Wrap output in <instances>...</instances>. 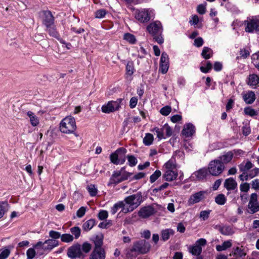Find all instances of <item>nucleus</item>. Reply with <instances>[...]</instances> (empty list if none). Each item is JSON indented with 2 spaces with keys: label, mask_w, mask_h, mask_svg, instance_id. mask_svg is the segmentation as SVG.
<instances>
[{
  "label": "nucleus",
  "mask_w": 259,
  "mask_h": 259,
  "mask_svg": "<svg viewBox=\"0 0 259 259\" xmlns=\"http://www.w3.org/2000/svg\"><path fill=\"white\" fill-rule=\"evenodd\" d=\"M171 111V108L169 106H166L162 107L160 110V113L164 116H167Z\"/></svg>",
  "instance_id": "53"
},
{
  "label": "nucleus",
  "mask_w": 259,
  "mask_h": 259,
  "mask_svg": "<svg viewBox=\"0 0 259 259\" xmlns=\"http://www.w3.org/2000/svg\"><path fill=\"white\" fill-rule=\"evenodd\" d=\"M152 131L155 132L158 140H160L169 137L172 135V128L167 124H165L162 127H154Z\"/></svg>",
  "instance_id": "9"
},
{
  "label": "nucleus",
  "mask_w": 259,
  "mask_h": 259,
  "mask_svg": "<svg viewBox=\"0 0 259 259\" xmlns=\"http://www.w3.org/2000/svg\"><path fill=\"white\" fill-rule=\"evenodd\" d=\"M233 157V153L232 152H228L225 154L220 156L219 159L220 161L224 163H227L230 162Z\"/></svg>",
  "instance_id": "36"
},
{
  "label": "nucleus",
  "mask_w": 259,
  "mask_h": 259,
  "mask_svg": "<svg viewBox=\"0 0 259 259\" xmlns=\"http://www.w3.org/2000/svg\"><path fill=\"white\" fill-rule=\"evenodd\" d=\"M150 244L145 240H140L135 242L133 247L127 250L126 257L127 259H133L139 254H145L150 249Z\"/></svg>",
  "instance_id": "1"
},
{
  "label": "nucleus",
  "mask_w": 259,
  "mask_h": 259,
  "mask_svg": "<svg viewBox=\"0 0 259 259\" xmlns=\"http://www.w3.org/2000/svg\"><path fill=\"white\" fill-rule=\"evenodd\" d=\"M141 200L142 195L140 193H137L126 197L124 199L125 207L122 211L124 213L132 211L141 204Z\"/></svg>",
  "instance_id": "2"
},
{
  "label": "nucleus",
  "mask_w": 259,
  "mask_h": 259,
  "mask_svg": "<svg viewBox=\"0 0 259 259\" xmlns=\"http://www.w3.org/2000/svg\"><path fill=\"white\" fill-rule=\"evenodd\" d=\"M207 175V170L205 168H201L199 170L194 172L192 175V178L194 180H202L206 177Z\"/></svg>",
  "instance_id": "24"
},
{
  "label": "nucleus",
  "mask_w": 259,
  "mask_h": 259,
  "mask_svg": "<svg viewBox=\"0 0 259 259\" xmlns=\"http://www.w3.org/2000/svg\"><path fill=\"white\" fill-rule=\"evenodd\" d=\"M58 245V241L54 239H48L44 242L42 249L45 250H51L54 247Z\"/></svg>",
  "instance_id": "25"
},
{
  "label": "nucleus",
  "mask_w": 259,
  "mask_h": 259,
  "mask_svg": "<svg viewBox=\"0 0 259 259\" xmlns=\"http://www.w3.org/2000/svg\"><path fill=\"white\" fill-rule=\"evenodd\" d=\"M67 254L69 257L74 258H83L84 255L81 249V245L76 244H75L68 249Z\"/></svg>",
  "instance_id": "13"
},
{
  "label": "nucleus",
  "mask_w": 259,
  "mask_h": 259,
  "mask_svg": "<svg viewBox=\"0 0 259 259\" xmlns=\"http://www.w3.org/2000/svg\"><path fill=\"white\" fill-rule=\"evenodd\" d=\"M59 128L60 132L63 133H73L76 128L75 119L71 116L65 117L60 123Z\"/></svg>",
  "instance_id": "4"
},
{
  "label": "nucleus",
  "mask_w": 259,
  "mask_h": 259,
  "mask_svg": "<svg viewBox=\"0 0 259 259\" xmlns=\"http://www.w3.org/2000/svg\"><path fill=\"white\" fill-rule=\"evenodd\" d=\"M105 257L106 253L103 248L94 249L90 259H105Z\"/></svg>",
  "instance_id": "20"
},
{
  "label": "nucleus",
  "mask_w": 259,
  "mask_h": 259,
  "mask_svg": "<svg viewBox=\"0 0 259 259\" xmlns=\"http://www.w3.org/2000/svg\"><path fill=\"white\" fill-rule=\"evenodd\" d=\"M42 23L46 27L54 26V18L50 11L44 12Z\"/></svg>",
  "instance_id": "19"
},
{
  "label": "nucleus",
  "mask_w": 259,
  "mask_h": 259,
  "mask_svg": "<svg viewBox=\"0 0 259 259\" xmlns=\"http://www.w3.org/2000/svg\"><path fill=\"white\" fill-rule=\"evenodd\" d=\"M120 107L119 102L118 101H109L106 105L102 107L103 112L109 113L118 110Z\"/></svg>",
  "instance_id": "16"
},
{
  "label": "nucleus",
  "mask_w": 259,
  "mask_h": 259,
  "mask_svg": "<svg viewBox=\"0 0 259 259\" xmlns=\"http://www.w3.org/2000/svg\"><path fill=\"white\" fill-rule=\"evenodd\" d=\"M123 38L126 41L132 44H135L136 41L135 36L133 34L129 33L124 34Z\"/></svg>",
  "instance_id": "39"
},
{
  "label": "nucleus",
  "mask_w": 259,
  "mask_h": 259,
  "mask_svg": "<svg viewBox=\"0 0 259 259\" xmlns=\"http://www.w3.org/2000/svg\"><path fill=\"white\" fill-rule=\"evenodd\" d=\"M207 241L204 238H200L197 240L195 243L189 247V252L192 255L199 256L202 252V247L206 244Z\"/></svg>",
  "instance_id": "10"
},
{
  "label": "nucleus",
  "mask_w": 259,
  "mask_h": 259,
  "mask_svg": "<svg viewBox=\"0 0 259 259\" xmlns=\"http://www.w3.org/2000/svg\"><path fill=\"white\" fill-rule=\"evenodd\" d=\"M98 218L100 220H104L108 217V211L105 210H100L98 213Z\"/></svg>",
  "instance_id": "58"
},
{
  "label": "nucleus",
  "mask_w": 259,
  "mask_h": 259,
  "mask_svg": "<svg viewBox=\"0 0 259 259\" xmlns=\"http://www.w3.org/2000/svg\"><path fill=\"white\" fill-rule=\"evenodd\" d=\"M87 208L85 207H81L76 212L77 217L79 218H82L85 214Z\"/></svg>",
  "instance_id": "61"
},
{
  "label": "nucleus",
  "mask_w": 259,
  "mask_h": 259,
  "mask_svg": "<svg viewBox=\"0 0 259 259\" xmlns=\"http://www.w3.org/2000/svg\"><path fill=\"white\" fill-rule=\"evenodd\" d=\"M10 251L9 249H5L0 253V259H6L10 255Z\"/></svg>",
  "instance_id": "64"
},
{
  "label": "nucleus",
  "mask_w": 259,
  "mask_h": 259,
  "mask_svg": "<svg viewBox=\"0 0 259 259\" xmlns=\"http://www.w3.org/2000/svg\"><path fill=\"white\" fill-rule=\"evenodd\" d=\"M106 14V12L103 9L98 10L96 12V17L97 18H102L105 17Z\"/></svg>",
  "instance_id": "63"
},
{
  "label": "nucleus",
  "mask_w": 259,
  "mask_h": 259,
  "mask_svg": "<svg viewBox=\"0 0 259 259\" xmlns=\"http://www.w3.org/2000/svg\"><path fill=\"white\" fill-rule=\"evenodd\" d=\"M237 186V183L232 178L226 179L224 183V187L228 190H234Z\"/></svg>",
  "instance_id": "28"
},
{
  "label": "nucleus",
  "mask_w": 259,
  "mask_h": 259,
  "mask_svg": "<svg viewBox=\"0 0 259 259\" xmlns=\"http://www.w3.org/2000/svg\"><path fill=\"white\" fill-rule=\"evenodd\" d=\"M164 170H177L175 160L171 158L164 165Z\"/></svg>",
  "instance_id": "34"
},
{
  "label": "nucleus",
  "mask_w": 259,
  "mask_h": 259,
  "mask_svg": "<svg viewBox=\"0 0 259 259\" xmlns=\"http://www.w3.org/2000/svg\"><path fill=\"white\" fill-rule=\"evenodd\" d=\"M199 21V19L198 16L197 15H195L192 16L191 18L190 19L189 23L191 25H196V27L200 28L201 27V25H199V24H198Z\"/></svg>",
  "instance_id": "48"
},
{
  "label": "nucleus",
  "mask_w": 259,
  "mask_h": 259,
  "mask_svg": "<svg viewBox=\"0 0 259 259\" xmlns=\"http://www.w3.org/2000/svg\"><path fill=\"white\" fill-rule=\"evenodd\" d=\"M153 141V136L151 134H146L143 139V143L145 145L149 146L152 144Z\"/></svg>",
  "instance_id": "40"
},
{
  "label": "nucleus",
  "mask_w": 259,
  "mask_h": 259,
  "mask_svg": "<svg viewBox=\"0 0 259 259\" xmlns=\"http://www.w3.org/2000/svg\"><path fill=\"white\" fill-rule=\"evenodd\" d=\"M132 175V173L125 171L124 167H122L119 170H115L109 179L108 186L116 185L126 180Z\"/></svg>",
  "instance_id": "3"
},
{
  "label": "nucleus",
  "mask_w": 259,
  "mask_h": 259,
  "mask_svg": "<svg viewBox=\"0 0 259 259\" xmlns=\"http://www.w3.org/2000/svg\"><path fill=\"white\" fill-rule=\"evenodd\" d=\"M207 194L206 191H200L192 194L187 201L188 206H192L203 200Z\"/></svg>",
  "instance_id": "11"
},
{
  "label": "nucleus",
  "mask_w": 259,
  "mask_h": 259,
  "mask_svg": "<svg viewBox=\"0 0 259 259\" xmlns=\"http://www.w3.org/2000/svg\"><path fill=\"white\" fill-rule=\"evenodd\" d=\"M195 127L192 123H186L182 131V134L185 138L191 137L195 134Z\"/></svg>",
  "instance_id": "17"
},
{
  "label": "nucleus",
  "mask_w": 259,
  "mask_h": 259,
  "mask_svg": "<svg viewBox=\"0 0 259 259\" xmlns=\"http://www.w3.org/2000/svg\"><path fill=\"white\" fill-rule=\"evenodd\" d=\"M9 205L7 202H0V219L3 217L5 213L8 210Z\"/></svg>",
  "instance_id": "37"
},
{
  "label": "nucleus",
  "mask_w": 259,
  "mask_h": 259,
  "mask_svg": "<svg viewBox=\"0 0 259 259\" xmlns=\"http://www.w3.org/2000/svg\"><path fill=\"white\" fill-rule=\"evenodd\" d=\"M49 236L52 238V239L56 240L61 237V234L59 232L51 230L49 232Z\"/></svg>",
  "instance_id": "62"
},
{
  "label": "nucleus",
  "mask_w": 259,
  "mask_h": 259,
  "mask_svg": "<svg viewBox=\"0 0 259 259\" xmlns=\"http://www.w3.org/2000/svg\"><path fill=\"white\" fill-rule=\"evenodd\" d=\"M87 189L91 196H95L97 195L98 190L95 185H89L87 187Z\"/></svg>",
  "instance_id": "51"
},
{
  "label": "nucleus",
  "mask_w": 259,
  "mask_h": 259,
  "mask_svg": "<svg viewBox=\"0 0 259 259\" xmlns=\"http://www.w3.org/2000/svg\"><path fill=\"white\" fill-rule=\"evenodd\" d=\"M36 255L35 248H30L26 252L27 259H33Z\"/></svg>",
  "instance_id": "54"
},
{
  "label": "nucleus",
  "mask_w": 259,
  "mask_h": 259,
  "mask_svg": "<svg viewBox=\"0 0 259 259\" xmlns=\"http://www.w3.org/2000/svg\"><path fill=\"white\" fill-rule=\"evenodd\" d=\"M224 168V164L220 160L215 159L210 162L208 169L210 174L218 176L223 171Z\"/></svg>",
  "instance_id": "8"
},
{
  "label": "nucleus",
  "mask_w": 259,
  "mask_h": 259,
  "mask_svg": "<svg viewBox=\"0 0 259 259\" xmlns=\"http://www.w3.org/2000/svg\"><path fill=\"white\" fill-rule=\"evenodd\" d=\"M124 207H125V204H124V202L119 201V202L115 203L113 206V207L111 208V212L112 214H114L117 211V210L119 208H122L123 209Z\"/></svg>",
  "instance_id": "38"
},
{
  "label": "nucleus",
  "mask_w": 259,
  "mask_h": 259,
  "mask_svg": "<svg viewBox=\"0 0 259 259\" xmlns=\"http://www.w3.org/2000/svg\"><path fill=\"white\" fill-rule=\"evenodd\" d=\"M154 209L150 206L143 207L139 210L138 214L142 218H148L154 213Z\"/></svg>",
  "instance_id": "21"
},
{
  "label": "nucleus",
  "mask_w": 259,
  "mask_h": 259,
  "mask_svg": "<svg viewBox=\"0 0 259 259\" xmlns=\"http://www.w3.org/2000/svg\"><path fill=\"white\" fill-rule=\"evenodd\" d=\"M247 83L253 88L259 86V77L255 74H250L247 77Z\"/></svg>",
  "instance_id": "23"
},
{
  "label": "nucleus",
  "mask_w": 259,
  "mask_h": 259,
  "mask_svg": "<svg viewBox=\"0 0 259 259\" xmlns=\"http://www.w3.org/2000/svg\"><path fill=\"white\" fill-rule=\"evenodd\" d=\"M169 68V58L167 54L163 52L161 54L160 61L159 71L162 73H166Z\"/></svg>",
  "instance_id": "15"
},
{
  "label": "nucleus",
  "mask_w": 259,
  "mask_h": 259,
  "mask_svg": "<svg viewBox=\"0 0 259 259\" xmlns=\"http://www.w3.org/2000/svg\"><path fill=\"white\" fill-rule=\"evenodd\" d=\"M126 152V150L122 147L117 149L110 155V158L111 162L116 165L124 163L125 161V156Z\"/></svg>",
  "instance_id": "6"
},
{
  "label": "nucleus",
  "mask_w": 259,
  "mask_h": 259,
  "mask_svg": "<svg viewBox=\"0 0 259 259\" xmlns=\"http://www.w3.org/2000/svg\"><path fill=\"white\" fill-rule=\"evenodd\" d=\"M221 233L224 235H230L233 233V230L229 226H224L220 229Z\"/></svg>",
  "instance_id": "41"
},
{
  "label": "nucleus",
  "mask_w": 259,
  "mask_h": 259,
  "mask_svg": "<svg viewBox=\"0 0 259 259\" xmlns=\"http://www.w3.org/2000/svg\"><path fill=\"white\" fill-rule=\"evenodd\" d=\"M211 210H205L200 211L199 214V218L202 219L203 221L207 220L209 217L210 213L211 212Z\"/></svg>",
  "instance_id": "47"
},
{
  "label": "nucleus",
  "mask_w": 259,
  "mask_h": 259,
  "mask_svg": "<svg viewBox=\"0 0 259 259\" xmlns=\"http://www.w3.org/2000/svg\"><path fill=\"white\" fill-rule=\"evenodd\" d=\"M147 31L152 36L161 34L162 31L161 23L158 21L150 23L146 27Z\"/></svg>",
  "instance_id": "12"
},
{
  "label": "nucleus",
  "mask_w": 259,
  "mask_h": 259,
  "mask_svg": "<svg viewBox=\"0 0 259 259\" xmlns=\"http://www.w3.org/2000/svg\"><path fill=\"white\" fill-rule=\"evenodd\" d=\"M178 176L177 170H164L163 179L166 181H172L176 179Z\"/></svg>",
  "instance_id": "22"
},
{
  "label": "nucleus",
  "mask_w": 259,
  "mask_h": 259,
  "mask_svg": "<svg viewBox=\"0 0 259 259\" xmlns=\"http://www.w3.org/2000/svg\"><path fill=\"white\" fill-rule=\"evenodd\" d=\"M174 231L171 229L163 230L161 232V239L163 241L167 240L171 236L173 235Z\"/></svg>",
  "instance_id": "32"
},
{
  "label": "nucleus",
  "mask_w": 259,
  "mask_h": 259,
  "mask_svg": "<svg viewBox=\"0 0 259 259\" xmlns=\"http://www.w3.org/2000/svg\"><path fill=\"white\" fill-rule=\"evenodd\" d=\"M61 241L63 242L69 243L73 240V237L70 234H64L61 235Z\"/></svg>",
  "instance_id": "43"
},
{
  "label": "nucleus",
  "mask_w": 259,
  "mask_h": 259,
  "mask_svg": "<svg viewBox=\"0 0 259 259\" xmlns=\"http://www.w3.org/2000/svg\"><path fill=\"white\" fill-rule=\"evenodd\" d=\"M232 245L231 240H227L224 241L221 245H217L216 246V250L218 251H222L230 248Z\"/></svg>",
  "instance_id": "31"
},
{
  "label": "nucleus",
  "mask_w": 259,
  "mask_h": 259,
  "mask_svg": "<svg viewBox=\"0 0 259 259\" xmlns=\"http://www.w3.org/2000/svg\"><path fill=\"white\" fill-rule=\"evenodd\" d=\"M127 157L130 166H134L137 164L138 161L135 156L128 155Z\"/></svg>",
  "instance_id": "56"
},
{
  "label": "nucleus",
  "mask_w": 259,
  "mask_h": 259,
  "mask_svg": "<svg viewBox=\"0 0 259 259\" xmlns=\"http://www.w3.org/2000/svg\"><path fill=\"white\" fill-rule=\"evenodd\" d=\"M233 250L234 251L233 254L234 256L242 257L246 255V253L245 251L244 248L243 247V246H237L235 248H233Z\"/></svg>",
  "instance_id": "33"
},
{
  "label": "nucleus",
  "mask_w": 259,
  "mask_h": 259,
  "mask_svg": "<svg viewBox=\"0 0 259 259\" xmlns=\"http://www.w3.org/2000/svg\"><path fill=\"white\" fill-rule=\"evenodd\" d=\"M213 51L208 47H204L203 48L201 55L205 59H208L212 56Z\"/></svg>",
  "instance_id": "35"
},
{
  "label": "nucleus",
  "mask_w": 259,
  "mask_h": 259,
  "mask_svg": "<svg viewBox=\"0 0 259 259\" xmlns=\"http://www.w3.org/2000/svg\"><path fill=\"white\" fill-rule=\"evenodd\" d=\"M244 102L248 104H252L255 100V95L253 91H248L243 95Z\"/></svg>",
  "instance_id": "27"
},
{
  "label": "nucleus",
  "mask_w": 259,
  "mask_h": 259,
  "mask_svg": "<svg viewBox=\"0 0 259 259\" xmlns=\"http://www.w3.org/2000/svg\"><path fill=\"white\" fill-rule=\"evenodd\" d=\"M250 186L247 183H242L240 185V190L243 192H247L249 190Z\"/></svg>",
  "instance_id": "59"
},
{
  "label": "nucleus",
  "mask_w": 259,
  "mask_h": 259,
  "mask_svg": "<svg viewBox=\"0 0 259 259\" xmlns=\"http://www.w3.org/2000/svg\"><path fill=\"white\" fill-rule=\"evenodd\" d=\"M154 10L151 9H142L137 10L135 13V17L140 23H146L151 18H154Z\"/></svg>",
  "instance_id": "5"
},
{
  "label": "nucleus",
  "mask_w": 259,
  "mask_h": 259,
  "mask_svg": "<svg viewBox=\"0 0 259 259\" xmlns=\"http://www.w3.org/2000/svg\"><path fill=\"white\" fill-rule=\"evenodd\" d=\"M253 166V164L250 161H244L238 165L240 171L243 173L248 172Z\"/></svg>",
  "instance_id": "29"
},
{
  "label": "nucleus",
  "mask_w": 259,
  "mask_h": 259,
  "mask_svg": "<svg viewBox=\"0 0 259 259\" xmlns=\"http://www.w3.org/2000/svg\"><path fill=\"white\" fill-rule=\"evenodd\" d=\"M259 174V168H254L248 171V172H242L239 176V179L242 181H247L249 179H252Z\"/></svg>",
  "instance_id": "18"
},
{
  "label": "nucleus",
  "mask_w": 259,
  "mask_h": 259,
  "mask_svg": "<svg viewBox=\"0 0 259 259\" xmlns=\"http://www.w3.org/2000/svg\"><path fill=\"white\" fill-rule=\"evenodd\" d=\"M96 221L95 219H90L82 224V228L83 231L88 232L91 230L94 227Z\"/></svg>",
  "instance_id": "30"
},
{
  "label": "nucleus",
  "mask_w": 259,
  "mask_h": 259,
  "mask_svg": "<svg viewBox=\"0 0 259 259\" xmlns=\"http://www.w3.org/2000/svg\"><path fill=\"white\" fill-rule=\"evenodd\" d=\"M245 31L248 33H253L259 31V17H252L244 21Z\"/></svg>",
  "instance_id": "7"
},
{
  "label": "nucleus",
  "mask_w": 259,
  "mask_h": 259,
  "mask_svg": "<svg viewBox=\"0 0 259 259\" xmlns=\"http://www.w3.org/2000/svg\"><path fill=\"white\" fill-rule=\"evenodd\" d=\"M26 114L32 126H36L39 124V119L33 112L28 111Z\"/></svg>",
  "instance_id": "26"
},
{
  "label": "nucleus",
  "mask_w": 259,
  "mask_h": 259,
  "mask_svg": "<svg viewBox=\"0 0 259 259\" xmlns=\"http://www.w3.org/2000/svg\"><path fill=\"white\" fill-rule=\"evenodd\" d=\"M244 113L250 116H254L257 115V112L251 107H246L244 109Z\"/></svg>",
  "instance_id": "52"
},
{
  "label": "nucleus",
  "mask_w": 259,
  "mask_h": 259,
  "mask_svg": "<svg viewBox=\"0 0 259 259\" xmlns=\"http://www.w3.org/2000/svg\"><path fill=\"white\" fill-rule=\"evenodd\" d=\"M215 201L219 205H224L226 203V198L224 194H221L216 196Z\"/></svg>",
  "instance_id": "44"
},
{
  "label": "nucleus",
  "mask_w": 259,
  "mask_h": 259,
  "mask_svg": "<svg viewBox=\"0 0 259 259\" xmlns=\"http://www.w3.org/2000/svg\"><path fill=\"white\" fill-rule=\"evenodd\" d=\"M251 59L254 66L259 70V52L253 54Z\"/></svg>",
  "instance_id": "42"
},
{
  "label": "nucleus",
  "mask_w": 259,
  "mask_h": 259,
  "mask_svg": "<svg viewBox=\"0 0 259 259\" xmlns=\"http://www.w3.org/2000/svg\"><path fill=\"white\" fill-rule=\"evenodd\" d=\"M249 212L254 213L259 211V203L257 201V195L256 193H252L250 195L248 204Z\"/></svg>",
  "instance_id": "14"
},
{
  "label": "nucleus",
  "mask_w": 259,
  "mask_h": 259,
  "mask_svg": "<svg viewBox=\"0 0 259 259\" xmlns=\"http://www.w3.org/2000/svg\"><path fill=\"white\" fill-rule=\"evenodd\" d=\"M70 232L74 236L75 239H77L80 236L81 230L78 227H73L70 229Z\"/></svg>",
  "instance_id": "49"
},
{
  "label": "nucleus",
  "mask_w": 259,
  "mask_h": 259,
  "mask_svg": "<svg viewBox=\"0 0 259 259\" xmlns=\"http://www.w3.org/2000/svg\"><path fill=\"white\" fill-rule=\"evenodd\" d=\"M94 244L95 248L94 249H99V248H103L102 246L103 245V239L99 237V236H97L94 240Z\"/></svg>",
  "instance_id": "50"
},
{
  "label": "nucleus",
  "mask_w": 259,
  "mask_h": 259,
  "mask_svg": "<svg viewBox=\"0 0 259 259\" xmlns=\"http://www.w3.org/2000/svg\"><path fill=\"white\" fill-rule=\"evenodd\" d=\"M126 71L127 74L129 75H132L134 73L135 69L133 62H128L126 66Z\"/></svg>",
  "instance_id": "45"
},
{
  "label": "nucleus",
  "mask_w": 259,
  "mask_h": 259,
  "mask_svg": "<svg viewBox=\"0 0 259 259\" xmlns=\"http://www.w3.org/2000/svg\"><path fill=\"white\" fill-rule=\"evenodd\" d=\"M92 248V246L91 244L88 243V242H84L83 243L82 246H81V250L84 252V253H88L89 252Z\"/></svg>",
  "instance_id": "57"
},
{
  "label": "nucleus",
  "mask_w": 259,
  "mask_h": 259,
  "mask_svg": "<svg viewBox=\"0 0 259 259\" xmlns=\"http://www.w3.org/2000/svg\"><path fill=\"white\" fill-rule=\"evenodd\" d=\"M161 175V172L159 170H156L150 177L151 183L154 182Z\"/></svg>",
  "instance_id": "55"
},
{
  "label": "nucleus",
  "mask_w": 259,
  "mask_h": 259,
  "mask_svg": "<svg viewBox=\"0 0 259 259\" xmlns=\"http://www.w3.org/2000/svg\"><path fill=\"white\" fill-rule=\"evenodd\" d=\"M47 31L49 32L50 35L53 37H54L58 39H60L59 38V35L58 32L56 31L54 26H51L49 27H47Z\"/></svg>",
  "instance_id": "46"
},
{
  "label": "nucleus",
  "mask_w": 259,
  "mask_h": 259,
  "mask_svg": "<svg viewBox=\"0 0 259 259\" xmlns=\"http://www.w3.org/2000/svg\"><path fill=\"white\" fill-rule=\"evenodd\" d=\"M212 68V64L209 62H207L206 66H201L200 67V70L203 73H207Z\"/></svg>",
  "instance_id": "60"
}]
</instances>
